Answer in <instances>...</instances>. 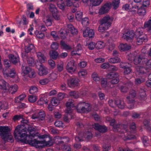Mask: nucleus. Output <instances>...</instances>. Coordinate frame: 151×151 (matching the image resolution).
Segmentation results:
<instances>
[{"label": "nucleus", "instance_id": "nucleus-1", "mask_svg": "<svg viewBox=\"0 0 151 151\" xmlns=\"http://www.w3.org/2000/svg\"><path fill=\"white\" fill-rule=\"evenodd\" d=\"M22 119L21 125L17 126L15 129L14 136L16 138L22 142L28 143V141L32 139L31 137L35 136L36 129L28 120L23 118Z\"/></svg>", "mask_w": 151, "mask_h": 151}, {"label": "nucleus", "instance_id": "nucleus-2", "mask_svg": "<svg viewBox=\"0 0 151 151\" xmlns=\"http://www.w3.org/2000/svg\"><path fill=\"white\" fill-rule=\"evenodd\" d=\"M134 36L136 39L137 43L138 45L141 44L143 42L147 41V36L143 33V32L140 28L137 29L135 34L133 30L127 32L124 37L127 40H132Z\"/></svg>", "mask_w": 151, "mask_h": 151}, {"label": "nucleus", "instance_id": "nucleus-3", "mask_svg": "<svg viewBox=\"0 0 151 151\" xmlns=\"http://www.w3.org/2000/svg\"><path fill=\"white\" fill-rule=\"evenodd\" d=\"M28 143L32 146H35L36 148H42L45 145L50 146L53 145L52 142L49 141L47 142L44 140L43 141H38L36 139H30L28 141Z\"/></svg>", "mask_w": 151, "mask_h": 151}, {"label": "nucleus", "instance_id": "nucleus-4", "mask_svg": "<svg viewBox=\"0 0 151 151\" xmlns=\"http://www.w3.org/2000/svg\"><path fill=\"white\" fill-rule=\"evenodd\" d=\"M109 122L110 125L113 127L114 131L118 132L120 133H127V125L124 124H114L115 120L114 119H112Z\"/></svg>", "mask_w": 151, "mask_h": 151}, {"label": "nucleus", "instance_id": "nucleus-5", "mask_svg": "<svg viewBox=\"0 0 151 151\" xmlns=\"http://www.w3.org/2000/svg\"><path fill=\"white\" fill-rule=\"evenodd\" d=\"M76 109L78 113H83L90 111L91 110V107L89 104L82 102L78 104Z\"/></svg>", "mask_w": 151, "mask_h": 151}, {"label": "nucleus", "instance_id": "nucleus-6", "mask_svg": "<svg viewBox=\"0 0 151 151\" xmlns=\"http://www.w3.org/2000/svg\"><path fill=\"white\" fill-rule=\"evenodd\" d=\"M8 71L9 72L7 73L6 72L5 70L3 73L4 77L7 79L11 78L13 79V82H18L19 78L16 74L15 69L12 68V69H9Z\"/></svg>", "mask_w": 151, "mask_h": 151}, {"label": "nucleus", "instance_id": "nucleus-7", "mask_svg": "<svg viewBox=\"0 0 151 151\" xmlns=\"http://www.w3.org/2000/svg\"><path fill=\"white\" fill-rule=\"evenodd\" d=\"M36 65L39 70L38 74L40 76L45 75L48 73L47 69L42 65V63L37 62Z\"/></svg>", "mask_w": 151, "mask_h": 151}, {"label": "nucleus", "instance_id": "nucleus-8", "mask_svg": "<svg viewBox=\"0 0 151 151\" xmlns=\"http://www.w3.org/2000/svg\"><path fill=\"white\" fill-rule=\"evenodd\" d=\"M113 19V17L106 15L101 19L100 22V23H102L109 27L111 26Z\"/></svg>", "mask_w": 151, "mask_h": 151}, {"label": "nucleus", "instance_id": "nucleus-9", "mask_svg": "<svg viewBox=\"0 0 151 151\" xmlns=\"http://www.w3.org/2000/svg\"><path fill=\"white\" fill-rule=\"evenodd\" d=\"M50 10L52 12L53 18L56 20H59L60 17L58 14V11L56 7L53 4H51L50 5Z\"/></svg>", "mask_w": 151, "mask_h": 151}, {"label": "nucleus", "instance_id": "nucleus-10", "mask_svg": "<svg viewBox=\"0 0 151 151\" xmlns=\"http://www.w3.org/2000/svg\"><path fill=\"white\" fill-rule=\"evenodd\" d=\"M79 80L77 78H70L68 81V86L70 87H74L79 85Z\"/></svg>", "mask_w": 151, "mask_h": 151}, {"label": "nucleus", "instance_id": "nucleus-11", "mask_svg": "<svg viewBox=\"0 0 151 151\" xmlns=\"http://www.w3.org/2000/svg\"><path fill=\"white\" fill-rule=\"evenodd\" d=\"M10 129L7 126H0V136L4 138L5 136L9 134Z\"/></svg>", "mask_w": 151, "mask_h": 151}, {"label": "nucleus", "instance_id": "nucleus-12", "mask_svg": "<svg viewBox=\"0 0 151 151\" xmlns=\"http://www.w3.org/2000/svg\"><path fill=\"white\" fill-rule=\"evenodd\" d=\"M133 85V83L131 82H128L125 84L120 86L119 89L122 92L125 93L127 92L129 88L131 87Z\"/></svg>", "mask_w": 151, "mask_h": 151}, {"label": "nucleus", "instance_id": "nucleus-13", "mask_svg": "<svg viewBox=\"0 0 151 151\" xmlns=\"http://www.w3.org/2000/svg\"><path fill=\"white\" fill-rule=\"evenodd\" d=\"M94 128L96 130L102 133H105L107 131V128L104 125H102L96 123L94 124Z\"/></svg>", "mask_w": 151, "mask_h": 151}, {"label": "nucleus", "instance_id": "nucleus-14", "mask_svg": "<svg viewBox=\"0 0 151 151\" xmlns=\"http://www.w3.org/2000/svg\"><path fill=\"white\" fill-rule=\"evenodd\" d=\"M83 37H89V38H92L94 36V32L92 29H90L87 28L83 33Z\"/></svg>", "mask_w": 151, "mask_h": 151}, {"label": "nucleus", "instance_id": "nucleus-15", "mask_svg": "<svg viewBox=\"0 0 151 151\" xmlns=\"http://www.w3.org/2000/svg\"><path fill=\"white\" fill-rule=\"evenodd\" d=\"M110 4L109 3L105 4L99 9V13L101 14L107 13L110 8Z\"/></svg>", "mask_w": 151, "mask_h": 151}, {"label": "nucleus", "instance_id": "nucleus-16", "mask_svg": "<svg viewBox=\"0 0 151 151\" xmlns=\"http://www.w3.org/2000/svg\"><path fill=\"white\" fill-rule=\"evenodd\" d=\"M24 49L25 51L24 53V54H26L31 51L33 52L35 51V47L32 44H29L27 46H25Z\"/></svg>", "mask_w": 151, "mask_h": 151}, {"label": "nucleus", "instance_id": "nucleus-17", "mask_svg": "<svg viewBox=\"0 0 151 151\" xmlns=\"http://www.w3.org/2000/svg\"><path fill=\"white\" fill-rule=\"evenodd\" d=\"M133 99L134 98L131 97L130 96H128L126 97V102L128 104H130L128 107L129 109H132L134 107V104L135 101Z\"/></svg>", "mask_w": 151, "mask_h": 151}, {"label": "nucleus", "instance_id": "nucleus-18", "mask_svg": "<svg viewBox=\"0 0 151 151\" xmlns=\"http://www.w3.org/2000/svg\"><path fill=\"white\" fill-rule=\"evenodd\" d=\"M10 61L13 64H16L19 61V58L18 56H16L14 55L10 54L9 55Z\"/></svg>", "mask_w": 151, "mask_h": 151}, {"label": "nucleus", "instance_id": "nucleus-19", "mask_svg": "<svg viewBox=\"0 0 151 151\" xmlns=\"http://www.w3.org/2000/svg\"><path fill=\"white\" fill-rule=\"evenodd\" d=\"M146 60H147V59L144 58L142 56L139 55L138 56L134 58V62L135 64L137 65L140 64L142 61L143 62V61H145Z\"/></svg>", "mask_w": 151, "mask_h": 151}, {"label": "nucleus", "instance_id": "nucleus-20", "mask_svg": "<svg viewBox=\"0 0 151 151\" xmlns=\"http://www.w3.org/2000/svg\"><path fill=\"white\" fill-rule=\"evenodd\" d=\"M9 84L4 80H0V89L2 90H8Z\"/></svg>", "mask_w": 151, "mask_h": 151}, {"label": "nucleus", "instance_id": "nucleus-21", "mask_svg": "<svg viewBox=\"0 0 151 151\" xmlns=\"http://www.w3.org/2000/svg\"><path fill=\"white\" fill-rule=\"evenodd\" d=\"M22 57L24 58L26 57L28 63L30 66H32L34 63V59L31 57H29L27 56L26 54H24V53H22Z\"/></svg>", "mask_w": 151, "mask_h": 151}, {"label": "nucleus", "instance_id": "nucleus-22", "mask_svg": "<svg viewBox=\"0 0 151 151\" xmlns=\"http://www.w3.org/2000/svg\"><path fill=\"white\" fill-rule=\"evenodd\" d=\"M115 104L120 109H124L125 106V104L123 100H118L115 101Z\"/></svg>", "mask_w": 151, "mask_h": 151}, {"label": "nucleus", "instance_id": "nucleus-23", "mask_svg": "<svg viewBox=\"0 0 151 151\" xmlns=\"http://www.w3.org/2000/svg\"><path fill=\"white\" fill-rule=\"evenodd\" d=\"M49 54L50 57L54 60H56L57 58H59L58 53L55 50H52L50 51Z\"/></svg>", "mask_w": 151, "mask_h": 151}, {"label": "nucleus", "instance_id": "nucleus-24", "mask_svg": "<svg viewBox=\"0 0 151 151\" xmlns=\"http://www.w3.org/2000/svg\"><path fill=\"white\" fill-rule=\"evenodd\" d=\"M37 55L39 60L40 62L44 63L45 62V57L44 55L40 52H38L36 53Z\"/></svg>", "mask_w": 151, "mask_h": 151}, {"label": "nucleus", "instance_id": "nucleus-25", "mask_svg": "<svg viewBox=\"0 0 151 151\" xmlns=\"http://www.w3.org/2000/svg\"><path fill=\"white\" fill-rule=\"evenodd\" d=\"M22 70L23 73L25 74H29L30 73L32 69L29 67L24 66L23 64L22 67Z\"/></svg>", "mask_w": 151, "mask_h": 151}, {"label": "nucleus", "instance_id": "nucleus-26", "mask_svg": "<svg viewBox=\"0 0 151 151\" xmlns=\"http://www.w3.org/2000/svg\"><path fill=\"white\" fill-rule=\"evenodd\" d=\"M138 11L137 13L139 15L144 16L146 14L145 9L142 6L140 8H139L138 6H137Z\"/></svg>", "mask_w": 151, "mask_h": 151}, {"label": "nucleus", "instance_id": "nucleus-27", "mask_svg": "<svg viewBox=\"0 0 151 151\" xmlns=\"http://www.w3.org/2000/svg\"><path fill=\"white\" fill-rule=\"evenodd\" d=\"M18 89V86L17 85L14 84L13 85H11L9 86V87L8 90H9L10 92L11 93H12L16 92Z\"/></svg>", "mask_w": 151, "mask_h": 151}, {"label": "nucleus", "instance_id": "nucleus-28", "mask_svg": "<svg viewBox=\"0 0 151 151\" xmlns=\"http://www.w3.org/2000/svg\"><path fill=\"white\" fill-rule=\"evenodd\" d=\"M68 30L73 35L76 34L78 33L77 30L71 24L68 25Z\"/></svg>", "mask_w": 151, "mask_h": 151}, {"label": "nucleus", "instance_id": "nucleus-29", "mask_svg": "<svg viewBox=\"0 0 151 151\" xmlns=\"http://www.w3.org/2000/svg\"><path fill=\"white\" fill-rule=\"evenodd\" d=\"M144 127L148 130L151 129L150 126V120L149 119H145L143 122Z\"/></svg>", "mask_w": 151, "mask_h": 151}, {"label": "nucleus", "instance_id": "nucleus-30", "mask_svg": "<svg viewBox=\"0 0 151 151\" xmlns=\"http://www.w3.org/2000/svg\"><path fill=\"white\" fill-rule=\"evenodd\" d=\"M119 76V75L117 73L111 72L107 74L106 76V77L107 79H112L114 78L115 76Z\"/></svg>", "mask_w": 151, "mask_h": 151}, {"label": "nucleus", "instance_id": "nucleus-31", "mask_svg": "<svg viewBox=\"0 0 151 151\" xmlns=\"http://www.w3.org/2000/svg\"><path fill=\"white\" fill-rule=\"evenodd\" d=\"M26 95L24 94H22L17 97L15 99V102L16 103H19L22 101L26 97Z\"/></svg>", "mask_w": 151, "mask_h": 151}, {"label": "nucleus", "instance_id": "nucleus-32", "mask_svg": "<svg viewBox=\"0 0 151 151\" xmlns=\"http://www.w3.org/2000/svg\"><path fill=\"white\" fill-rule=\"evenodd\" d=\"M100 25L98 27V30L100 32H103L105 30H107L109 28L107 26L102 23H100Z\"/></svg>", "mask_w": 151, "mask_h": 151}, {"label": "nucleus", "instance_id": "nucleus-33", "mask_svg": "<svg viewBox=\"0 0 151 151\" xmlns=\"http://www.w3.org/2000/svg\"><path fill=\"white\" fill-rule=\"evenodd\" d=\"M109 62L111 63H117L120 61V59L118 57L111 58L109 59Z\"/></svg>", "mask_w": 151, "mask_h": 151}, {"label": "nucleus", "instance_id": "nucleus-34", "mask_svg": "<svg viewBox=\"0 0 151 151\" xmlns=\"http://www.w3.org/2000/svg\"><path fill=\"white\" fill-rule=\"evenodd\" d=\"M70 96L73 98L77 99L79 97L78 93L77 91H73L69 93Z\"/></svg>", "mask_w": 151, "mask_h": 151}, {"label": "nucleus", "instance_id": "nucleus-35", "mask_svg": "<svg viewBox=\"0 0 151 151\" xmlns=\"http://www.w3.org/2000/svg\"><path fill=\"white\" fill-rule=\"evenodd\" d=\"M35 34L36 37L38 38L42 39L45 37V35L41 31L36 30L35 32Z\"/></svg>", "mask_w": 151, "mask_h": 151}, {"label": "nucleus", "instance_id": "nucleus-36", "mask_svg": "<svg viewBox=\"0 0 151 151\" xmlns=\"http://www.w3.org/2000/svg\"><path fill=\"white\" fill-rule=\"evenodd\" d=\"M37 103L38 105H42L44 104H47L48 101L45 97L41 98L37 101Z\"/></svg>", "mask_w": 151, "mask_h": 151}, {"label": "nucleus", "instance_id": "nucleus-37", "mask_svg": "<svg viewBox=\"0 0 151 151\" xmlns=\"http://www.w3.org/2000/svg\"><path fill=\"white\" fill-rule=\"evenodd\" d=\"M60 44L63 49L66 50H69L71 49V47L69 45L66 44L64 41H61Z\"/></svg>", "mask_w": 151, "mask_h": 151}, {"label": "nucleus", "instance_id": "nucleus-38", "mask_svg": "<svg viewBox=\"0 0 151 151\" xmlns=\"http://www.w3.org/2000/svg\"><path fill=\"white\" fill-rule=\"evenodd\" d=\"M120 46L121 50L123 51L128 50L131 48L130 46L126 44H122L120 45Z\"/></svg>", "mask_w": 151, "mask_h": 151}, {"label": "nucleus", "instance_id": "nucleus-39", "mask_svg": "<svg viewBox=\"0 0 151 151\" xmlns=\"http://www.w3.org/2000/svg\"><path fill=\"white\" fill-rule=\"evenodd\" d=\"M105 46V43L101 41L98 42L96 44V48L97 49H102Z\"/></svg>", "mask_w": 151, "mask_h": 151}, {"label": "nucleus", "instance_id": "nucleus-40", "mask_svg": "<svg viewBox=\"0 0 151 151\" xmlns=\"http://www.w3.org/2000/svg\"><path fill=\"white\" fill-rule=\"evenodd\" d=\"M56 66V69L58 72H60L64 70L63 63V62L58 64Z\"/></svg>", "mask_w": 151, "mask_h": 151}, {"label": "nucleus", "instance_id": "nucleus-41", "mask_svg": "<svg viewBox=\"0 0 151 151\" xmlns=\"http://www.w3.org/2000/svg\"><path fill=\"white\" fill-rule=\"evenodd\" d=\"M8 104L5 101H0V109H7L8 108Z\"/></svg>", "mask_w": 151, "mask_h": 151}, {"label": "nucleus", "instance_id": "nucleus-42", "mask_svg": "<svg viewBox=\"0 0 151 151\" xmlns=\"http://www.w3.org/2000/svg\"><path fill=\"white\" fill-rule=\"evenodd\" d=\"M144 27L145 28H147L148 30H151V19H150L147 21L145 22Z\"/></svg>", "mask_w": 151, "mask_h": 151}, {"label": "nucleus", "instance_id": "nucleus-43", "mask_svg": "<svg viewBox=\"0 0 151 151\" xmlns=\"http://www.w3.org/2000/svg\"><path fill=\"white\" fill-rule=\"evenodd\" d=\"M83 13L80 11H77L76 12L75 17L76 19L78 21H80L81 20L82 17Z\"/></svg>", "mask_w": 151, "mask_h": 151}, {"label": "nucleus", "instance_id": "nucleus-44", "mask_svg": "<svg viewBox=\"0 0 151 151\" xmlns=\"http://www.w3.org/2000/svg\"><path fill=\"white\" fill-rule=\"evenodd\" d=\"M131 65L129 63L126 62H121L120 64V67L122 69H125L127 67H129V66Z\"/></svg>", "mask_w": 151, "mask_h": 151}, {"label": "nucleus", "instance_id": "nucleus-45", "mask_svg": "<svg viewBox=\"0 0 151 151\" xmlns=\"http://www.w3.org/2000/svg\"><path fill=\"white\" fill-rule=\"evenodd\" d=\"M91 77L93 80L96 82L99 81L101 80V78L96 73H93Z\"/></svg>", "mask_w": 151, "mask_h": 151}, {"label": "nucleus", "instance_id": "nucleus-46", "mask_svg": "<svg viewBox=\"0 0 151 151\" xmlns=\"http://www.w3.org/2000/svg\"><path fill=\"white\" fill-rule=\"evenodd\" d=\"M123 7H124L125 10L132 9L134 8H136L135 6H133L132 4L129 5L128 4H126Z\"/></svg>", "mask_w": 151, "mask_h": 151}, {"label": "nucleus", "instance_id": "nucleus-47", "mask_svg": "<svg viewBox=\"0 0 151 151\" xmlns=\"http://www.w3.org/2000/svg\"><path fill=\"white\" fill-rule=\"evenodd\" d=\"M120 3L119 0H114L112 2V5L115 9H117Z\"/></svg>", "mask_w": 151, "mask_h": 151}, {"label": "nucleus", "instance_id": "nucleus-48", "mask_svg": "<svg viewBox=\"0 0 151 151\" xmlns=\"http://www.w3.org/2000/svg\"><path fill=\"white\" fill-rule=\"evenodd\" d=\"M2 139L5 142L7 141L9 142L10 141L11 142H12L13 141L12 137L11 136L9 135V134H8L6 136L5 138Z\"/></svg>", "mask_w": 151, "mask_h": 151}, {"label": "nucleus", "instance_id": "nucleus-49", "mask_svg": "<svg viewBox=\"0 0 151 151\" xmlns=\"http://www.w3.org/2000/svg\"><path fill=\"white\" fill-rule=\"evenodd\" d=\"M37 99V96L35 95H31L29 96L28 99L30 102L33 103L36 101Z\"/></svg>", "mask_w": 151, "mask_h": 151}, {"label": "nucleus", "instance_id": "nucleus-50", "mask_svg": "<svg viewBox=\"0 0 151 151\" xmlns=\"http://www.w3.org/2000/svg\"><path fill=\"white\" fill-rule=\"evenodd\" d=\"M37 118L41 120H43L45 116V112L43 111H40L37 115Z\"/></svg>", "mask_w": 151, "mask_h": 151}, {"label": "nucleus", "instance_id": "nucleus-51", "mask_svg": "<svg viewBox=\"0 0 151 151\" xmlns=\"http://www.w3.org/2000/svg\"><path fill=\"white\" fill-rule=\"evenodd\" d=\"M23 118V115L22 114H19V115H16L14 116L12 120L14 121H18L20 119H22Z\"/></svg>", "mask_w": 151, "mask_h": 151}, {"label": "nucleus", "instance_id": "nucleus-52", "mask_svg": "<svg viewBox=\"0 0 151 151\" xmlns=\"http://www.w3.org/2000/svg\"><path fill=\"white\" fill-rule=\"evenodd\" d=\"M76 66L73 67H66L67 71L70 73L72 74L76 70Z\"/></svg>", "mask_w": 151, "mask_h": 151}, {"label": "nucleus", "instance_id": "nucleus-53", "mask_svg": "<svg viewBox=\"0 0 151 151\" xmlns=\"http://www.w3.org/2000/svg\"><path fill=\"white\" fill-rule=\"evenodd\" d=\"M132 67V65H130L129 67H127L125 69L124 71V74L125 75H128L132 71V69L131 68Z\"/></svg>", "mask_w": 151, "mask_h": 151}, {"label": "nucleus", "instance_id": "nucleus-54", "mask_svg": "<svg viewBox=\"0 0 151 151\" xmlns=\"http://www.w3.org/2000/svg\"><path fill=\"white\" fill-rule=\"evenodd\" d=\"M72 0H66L65 4L67 7H70L72 6L73 5L76 7L77 6H78V5H76V6H75L73 3V2L72 1Z\"/></svg>", "mask_w": 151, "mask_h": 151}, {"label": "nucleus", "instance_id": "nucleus-55", "mask_svg": "<svg viewBox=\"0 0 151 151\" xmlns=\"http://www.w3.org/2000/svg\"><path fill=\"white\" fill-rule=\"evenodd\" d=\"M38 89L36 87H32L29 90V92L30 94H33L37 92Z\"/></svg>", "mask_w": 151, "mask_h": 151}, {"label": "nucleus", "instance_id": "nucleus-56", "mask_svg": "<svg viewBox=\"0 0 151 151\" xmlns=\"http://www.w3.org/2000/svg\"><path fill=\"white\" fill-rule=\"evenodd\" d=\"M103 1V0H92L91 2H93L92 5L94 6H97L99 5Z\"/></svg>", "mask_w": 151, "mask_h": 151}, {"label": "nucleus", "instance_id": "nucleus-57", "mask_svg": "<svg viewBox=\"0 0 151 151\" xmlns=\"http://www.w3.org/2000/svg\"><path fill=\"white\" fill-rule=\"evenodd\" d=\"M119 82V76H115V77L111 81V83L113 84H116Z\"/></svg>", "mask_w": 151, "mask_h": 151}, {"label": "nucleus", "instance_id": "nucleus-58", "mask_svg": "<svg viewBox=\"0 0 151 151\" xmlns=\"http://www.w3.org/2000/svg\"><path fill=\"white\" fill-rule=\"evenodd\" d=\"M88 48L90 50H93L94 47H96V44L94 42H91L89 43L88 45Z\"/></svg>", "mask_w": 151, "mask_h": 151}, {"label": "nucleus", "instance_id": "nucleus-59", "mask_svg": "<svg viewBox=\"0 0 151 151\" xmlns=\"http://www.w3.org/2000/svg\"><path fill=\"white\" fill-rule=\"evenodd\" d=\"M130 129L132 133L135 132L136 130V127L134 123L133 122L130 126Z\"/></svg>", "mask_w": 151, "mask_h": 151}, {"label": "nucleus", "instance_id": "nucleus-60", "mask_svg": "<svg viewBox=\"0 0 151 151\" xmlns=\"http://www.w3.org/2000/svg\"><path fill=\"white\" fill-rule=\"evenodd\" d=\"M50 80L47 78H45L39 81V83L42 85H45L48 83Z\"/></svg>", "mask_w": 151, "mask_h": 151}, {"label": "nucleus", "instance_id": "nucleus-61", "mask_svg": "<svg viewBox=\"0 0 151 151\" xmlns=\"http://www.w3.org/2000/svg\"><path fill=\"white\" fill-rule=\"evenodd\" d=\"M50 81H53L55 80L57 78L56 74L54 73H52L50 74L49 76Z\"/></svg>", "mask_w": 151, "mask_h": 151}, {"label": "nucleus", "instance_id": "nucleus-62", "mask_svg": "<svg viewBox=\"0 0 151 151\" xmlns=\"http://www.w3.org/2000/svg\"><path fill=\"white\" fill-rule=\"evenodd\" d=\"M57 6L59 8L62 10H64L67 6L64 2H62L61 4H59L57 2Z\"/></svg>", "mask_w": 151, "mask_h": 151}, {"label": "nucleus", "instance_id": "nucleus-63", "mask_svg": "<svg viewBox=\"0 0 151 151\" xmlns=\"http://www.w3.org/2000/svg\"><path fill=\"white\" fill-rule=\"evenodd\" d=\"M10 61H9V60L7 59H5L4 60V65L5 66L6 68H9L10 66Z\"/></svg>", "mask_w": 151, "mask_h": 151}, {"label": "nucleus", "instance_id": "nucleus-64", "mask_svg": "<svg viewBox=\"0 0 151 151\" xmlns=\"http://www.w3.org/2000/svg\"><path fill=\"white\" fill-rule=\"evenodd\" d=\"M118 69V68L116 67L110 65L108 70L110 71L115 72L117 71Z\"/></svg>", "mask_w": 151, "mask_h": 151}]
</instances>
